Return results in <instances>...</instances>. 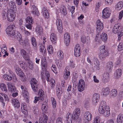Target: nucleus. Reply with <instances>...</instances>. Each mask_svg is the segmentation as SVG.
<instances>
[{"mask_svg":"<svg viewBox=\"0 0 123 123\" xmlns=\"http://www.w3.org/2000/svg\"><path fill=\"white\" fill-rule=\"evenodd\" d=\"M100 51L99 56V58L101 60H104L105 57L108 55V53L105 49V46L103 45L100 47Z\"/></svg>","mask_w":123,"mask_h":123,"instance_id":"1","label":"nucleus"},{"mask_svg":"<svg viewBox=\"0 0 123 123\" xmlns=\"http://www.w3.org/2000/svg\"><path fill=\"white\" fill-rule=\"evenodd\" d=\"M109 107L104 108L99 107L98 111L99 113L101 114H103L106 117L109 116L110 114Z\"/></svg>","mask_w":123,"mask_h":123,"instance_id":"2","label":"nucleus"},{"mask_svg":"<svg viewBox=\"0 0 123 123\" xmlns=\"http://www.w3.org/2000/svg\"><path fill=\"white\" fill-rule=\"evenodd\" d=\"M37 96L35 97L34 100V103H36L38 101L40 100L43 101L44 99V95L43 91L41 89L39 90Z\"/></svg>","mask_w":123,"mask_h":123,"instance_id":"3","label":"nucleus"},{"mask_svg":"<svg viewBox=\"0 0 123 123\" xmlns=\"http://www.w3.org/2000/svg\"><path fill=\"white\" fill-rule=\"evenodd\" d=\"M15 26L14 25H9L6 29V34L9 36H14L15 35Z\"/></svg>","mask_w":123,"mask_h":123,"instance_id":"4","label":"nucleus"},{"mask_svg":"<svg viewBox=\"0 0 123 123\" xmlns=\"http://www.w3.org/2000/svg\"><path fill=\"white\" fill-rule=\"evenodd\" d=\"M15 17V15L13 10L9 9L7 11V19L10 22L13 21Z\"/></svg>","mask_w":123,"mask_h":123,"instance_id":"5","label":"nucleus"},{"mask_svg":"<svg viewBox=\"0 0 123 123\" xmlns=\"http://www.w3.org/2000/svg\"><path fill=\"white\" fill-rule=\"evenodd\" d=\"M111 12L110 8L106 7L102 11V17L104 18H107L111 15Z\"/></svg>","mask_w":123,"mask_h":123,"instance_id":"6","label":"nucleus"},{"mask_svg":"<svg viewBox=\"0 0 123 123\" xmlns=\"http://www.w3.org/2000/svg\"><path fill=\"white\" fill-rule=\"evenodd\" d=\"M45 78L46 79L48 82H50V84L52 85L51 87H53L55 86V80L54 79H49L50 76L49 72L47 71H46L45 72Z\"/></svg>","mask_w":123,"mask_h":123,"instance_id":"7","label":"nucleus"},{"mask_svg":"<svg viewBox=\"0 0 123 123\" xmlns=\"http://www.w3.org/2000/svg\"><path fill=\"white\" fill-rule=\"evenodd\" d=\"M56 24L57 26V29L58 32L60 33L62 32L63 28L62 24L61 19H57L56 21Z\"/></svg>","mask_w":123,"mask_h":123,"instance_id":"8","label":"nucleus"},{"mask_svg":"<svg viewBox=\"0 0 123 123\" xmlns=\"http://www.w3.org/2000/svg\"><path fill=\"white\" fill-rule=\"evenodd\" d=\"M85 83L82 80H79L78 84V90L80 92H82L84 90L85 87Z\"/></svg>","mask_w":123,"mask_h":123,"instance_id":"9","label":"nucleus"},{"mask_svg":"<svg viewBox=\"0 0 123 123\" xmlns=\"http://www.w3.org/2000/svg\"><path fill=\"white\" fill-rule=\"evenodd\" d=\"M80 112V109L79 108L75 109L74 110L72 115L73 118L75 120H76L79 117Z\"/></svg>","mask_w":123,"mask_h":123,"instance_id":"10","label":"nucleus"},{"mask_svg":"<svg viewBox=\"0 0 123 123\" xmlns=\"http://www.w3.org/2000/svg\"><path fill=\"white\" fill-rule=\"evenodd\" d=\"M83 116L85 120L87 123L90 121L92 118V114L89 111H86L84 113Z\"/></svg>","mask_w":123,"mask_h":123,"instance_id":"11","label":"nucleus"},{"mask_svg":"<svg viewBox=\"0 0 123 123\" xmlns=\"http://www.w3.org/2000/svg\"><path fill=\"white\" fill-rule=\"evenodd\" d=\"M103 25L101 21L99 20L97 22L96 31L98 33L100 32L103 29Z\"/></svg>","mask_w":123,"mask_h":123,"instance_id":"12","label":"nucleus"},{"mask_svg":"<svg viewBox=\"0 0 123 123\" xmlns=\"http://www.w3.org/2000/svg\"><path fill=\"white\" fill-rule=\"evenodd\" d=\"M21 88L22 90V91L23 95L25 99H28L29 98V94L27 91V89L25 87L22 86H21Z\"/></svg>","mask_w":123,"mask_h":123,"instance_id":"13","label":"nucleus"},{"mask_svg":"<svg viewBox=\"0 0 123 123\" xmlns=\"http://www.w3.org/2000/svg\"><path fill=\"white\" fill-rule=\"evenodd\" d=\"M81 51L80 50V47L79 44H77L75 47L74 54L76 57H79L80 55Z\"/></svg>","mask_w":123,"mask_h":123,"instance_id":"14","label":"nucleus"},{"mask_svg":"<svg viewBox=\"0 0 123 123\" xmlns=\"http://www.w3.org/2000/svg\"><path fill=\"white\" fill-rule=\"evenodd\" d=\"M70 36L69 34L67 32L64 35V43L66 46L68 45L69 42Z\"/></svg>","mask_w":123,"mask_h":123,"instance_id":"15","label":"nucleus"},{"mask_svg":"<svg viewBox=\"0 0 123 123\" xmlns=\"http://www.w3.org/2000/svg\"><path fill=\"white\" fill-rule=\"evenodd\" d=\"M121 25L120 24H116L113 29V32L114 34L118 33L121 29Z\"/></svg>","mask_w":123,"mask_h":123,"instance_id":"16","label":"nucleus"},{"mask_svg":"<svg viewBox=\"0 0 123 123\" xmlns=\"http://www.w3.org/2000/svg\"><path fill=\"white\" fill-rule=\"evenodd\" d=\"M70 72L68 67H66L65 69L63 77L66 80L68 79L69 76Z\"/></svg>","mask_w":123,"mask_h":123,"instance_id":"17","label":"nucleus"},{"mask_svg":"<svg viewBox=\"0 0 123 123\" xmlns=\"http://www.w3.org/2000/svg\"><path fill=\"white\" fill-rule=\"evenodd\" d=\"M41 65L42 68L45 69L47 68V63L45 58L44 56L42 57V58Z\"/></svg>","mask_w":123,"mask_h":123,"instance_id":"18","label":"nucleus"},{"mask_svg":"<svg viewBox=\"0 0 123 123\" xmlns=\"http://www.w3.org/2000/svg\"><path fill=\"white\" fill-rule=\"evenodd\" d=\"M48 119V117L44 114L43 117H40L39 119V123H47Z\"/></svg>","mask_w":123,"mask_h":123,"instance_id":"19","label":"nucleus"},{"mask_svg":"<svg viewBox=\"0 0 123 123\" xmlns=\"http://www.w3.org/2000/svg\"><path fill=\"white\" fill-rule=\"evenodd\" d=\"M110 80V77L109 74L107 73H104L103 74V78L102 79L103 82L105 83L108 82Z\"/></svg>","mask_w":123,"mask_h":123,"instance_id":"20","label":"nucleus"},{"mask_svg":"<svg viewBox=\"0 0 123 123\" xmlns=\"http://www.w3.org/2000/svg\"><path fill=\"white\" fill-rule=\"evenodd\" d=\"M50 39L52 43L56 45L57 42V38L55 34L52 33L50 35Z\"/></svg>","mask_w":123,"mask_h":123,"instance_id":"21","label":"nucleus"},{"mask_svg":"<svg viewBox=\"0 0 123 123\" xmlns=\"http://www.w3.org/2000/svg\"><path fill=\"white\" fill-rule=\"evenodd\" d=\"M1 95L4 97L5 100L6 101H8L9 100V99L8 97L5 94L3 93H0V101L4 105L5 104L4 102V99Z\"/></svg>","mask_w":123,"mask_h":123,"instance_id":"22","label":"nucleus"},{"mask_svg":"<svg viewBox=\"0 0 123 123\" xmlns=\"http://www.w3.org/2000/svg\"><path fill=\"white\" fill-rule=\"evenodd\" d=\"M7 87L9 91L12 92H13L15 91L16 88L14 85L12 83H8L7 84Z\"/></svg>","mask_w":123,"mask_h":123,"instance_id":"23","label":"nucleus"},{"mask_svg":"<svg viewBox=\"0 0 123 123\" xmlns=\"http://www.w3.org/2000/svg\"><path fill=\"white\" fill-rule=\"evenodd\" d=\"M94 67L97 70H98L100 69V63L99 61L96 58L94 59Z\"/></svg>","mask_w":123,"mask_h":123,"instance_id":"24","label":"nucleus"},{"mask_svg":"<svg viewBox=\"0 0 123 123\" xmlns=\"http://www.w3.org/2000/svg\"><path fill=\"white\" fill-rule=\"evenodd\" d=\"M13 105L16 108H18L20 106L19 101L16 98L13 99L12 100Z\"/></svg>","mask_w":123,"mask_h":123,"instance_id":"25","label":"nucleus"},{"mask_svg":"<svg viewBox=\"0 0 123 123\" xmlns=\"http://www.w3.org/2000/svg\"><path fill=\"white\" fill-rule=\"evenodd\" d=\"M20 53L22 55L25 59L28 60L29 59V55L25 50L21 49L20 50Z\"/></svg>","mask_w":123,"mask_h":123,"instance_id":"26","label":"nucleus"},{"mask_svg":"<svg viewBox=\"0 0 123 123\" xmlns=\"http://www.w3.org/2000/svg\"><path fill=\"white\" fill-rule=\"evenodd\" d=\"M42 12L43 16L46 18H49V12L46 8L43 7L42 9Z\"/></svg>","mask_w":123,"mask_h":123,"instance_id":"27","label":"nucleus"},{"mask_svg":"<svg viewBox=\"0 0 123 123\" xmlns=\"http://www.w3.org/2000/svg\"><path fill=\"white\" fill-rule=\"evenodd\" d=\"M122 70L120 69L117 70L115 72L114 77L116 78H119L121 75Z\"/></svg>","mask_w":123,"mask_h":123,"instance_id":"28","label":"nucleus"},{"mask_svg":"<svg viewBox=\"0 0 123 123\" xmlns=\"http://www.w3.org/2000/svg\"><path fill=\"white\" fill-rule=\"evenodd\" d=\"M123 7V2L120 1L118 2L115 6V9L117 10H119L121 9Z\"/></svg>","mask_w":123,"mask_h":123,"instance_id":"29","label":"nucleus"},{"mask_svg":"<svg viewBox=\"0 0 123 123\" xmlns=\"http://www.w3.org/2000/svg\"><path fill=\"white\" fill-rule=\"evenodd\" d=\"M110 92L109 88L108 87L104 88L103 89L102 94L103 95L106 96L109 94Z\"/></svg>","mask_w":123,"mask_h":123,"instance_id":"30","label":"nucleus"},{"mask_svg":"<svg viewBox=\"0 0 123 123\" xmlns=\"http://www.w3.org/2000/svg\"><path fill=\"white\" fill-rule=\"evenodd\" d=\"M67 123H72L73 116L70 113H68L66 116Z\"/></svg>","mask_w":123,"mask_h":123,"instance_id":"31","label":"nucleus"},{"mask_svg":"<svg viewBox=\"0 0 123 123\" xmlns=\"http://www.w3.org/2000/svg\"><path fill=\"white\" fill-rule=\"evenodd\" d=\"M113 66V63L111 62H107L106 63V69L107 70L109 71L112 69Z\"/></svg>","mask_w":123,"mask_h":123,"instance_id":"32","label":"nucleus"},{"mask_svg":"<svg viewBox=\"0 0 123 123\" xmlns=\"http://www.w3.org/2000/svg\"><path fill=\"white\" fill-rule=\"evenodd\" d=\"M43 29L40 26H37L35 30V31L38 35H40L43 33Z\"/></svg>","mask_w":123,"mask_h":123,"instance_id":"33","label":"nucleus"},{"mask_svg":"<svg viewBox=\"0 0 123 123\" xmlns=\"http://www.w3.org/2000/svg\"><path fill=\"white\" fill-rule=\"evenodd\" d=\"M64 54L63 52L61 51H59L57 54L56 57L58 59H61L64 57Z\"/></svg>","mask_w":123,"mask_h":123,"instance_id":"34","label":"nucleus"},{"mask_svg":"<svg viewBox=\"0 0 123 123\" xmlns=\"http://www.w3.org/2000/svg\"><path fill=\"white\" fill-rule=\"evenodd\" d=\"M101 39L104 42L106 41L108 39L107 34L104 33H103L100 35Z\"/></svg>","mask_w":123,"mask_h":123,"instance_id":"35","label":"nucleus"},{"mask_svg":"<svg viewBox=\"0 0 123 123\" xmlns=\"http://www.w3.org/2000/svg\"><path fill=\"white\" fill-rule=\"evenodd\" d=\"M123 122V115L121 114H119L117 119V123H122Z\"/></svg>","mask_w":123,"mask_h":123,"instance_id":"36","label":"nucleus"},{"mask_svg":"<svg viewBox=\"0 0 123 123\" xmlns=\"http://www.w3.org/2000/svg\"><path fill=\"white\" fill-rule=\"evenodd\" d=\"M47 103L45 102L43 104L42 106V109L43 113H46L47 110Z\"/></svg>","mask_w":123,"mask_h":123,"instance_id":"37","label":"nucleus"},{"mask_svg":"<svg viewBox=\"0 0 123 123\" xmlns=\"http://www.w3.org/2000/svg\"><path fill=\"white\" fill-rule=\"evenodd\" d=\"M81 39L82 42L83 43L88 42L89 40V37H86L85 35H83L81 37Z\"/></svg>","mask_w":123,"mask_h":123,"instance_id":"38","label":"nucleus"},{"mask_svg":"<svg viewBox=\"0 0 123 123\" xmlns=\"http://www.w3.org/2000/svg\"><path fill=\"white\" fill-rule=\"evenodd\" d=\"M61 88L59 86H57L56 88V93L58 96H61L62 93V91Z\"/></svg>","mask_w":123,"mask_h":123,"instance_id":"39","label":"nucleus"},{"mask_svg":"<svg viewBox=\"0 0 123 123\" xmlns=\"http://www.w3.org/2000/svg\"><path fill=\"white\" fill-rule=\"evenodd\" d=\"M33 11L32 12V13L33 14L37 16H39V14L38 10L37 8L35 6H33Z\"/></svg>","mask_w":123,"mask_h":123,"instance_id":"40","label":"nucleus"},{"mask_svg":"<svg viewBox=\"0 0 123 123\" xmlns=\"http://www.w3.org/2000/svg\"><path fill=\"white\" fill-rule=\"evenodd\" d=\"M31 87L34 92H36L39 89V84H37L35 85H31Z\"/></svg>","mask_w":123,"mask_h":123,"instance_id":"41","label":"nucleus"},{"mask_svg":"<svg viewBox=\"0 0 123 123\" xmlns=\"http://www.w3.org/2000/svg\"><path fill=\"white\" fill-rule=\"evenodd\" d=\"M111 96L115 97L117 95V91L116 89H113L111 91Z\"/></svg>","mask_w":123,"mask_h":123,"instance_id":"42","label":"nucleus"},{"mask_svg":"<svg viewBox=\"0 0 123 123\" xmlns=\"http://www.w3.org/2000/svg\"><path fill=\"white\" fill-rule=\"evenodd\" d=\"M3 77L7 80L10 81L12 79V77L11 75L5 74L3 76Z\"/></svg>","mask_w":123,"mask_h":123,"instance_id":"43","label":"nucleus"},{"mask_svg":"<svg viewBox=\"0 0 123 123\" xmlns=\"http://www.w3.org/2000/svg\"><path fill=\"white\" fill-rule=\"evenodd\" d=\"M39 50L41 52L44 54H45L46 52V49L43 45H41L40 44Z\"/></svg>","mask_w":123,"mask_h":123,"instance_id":"44","label":"nucleus"},{"mask_svg":"<svg viewBox=\"0 0 123 123\" xmlns=\"http://www.w3.org/2000/svg\"><path fill=\"white\" fill-rule=\"evenodd\" d=\"M51 101L52 105V106L53 108H55L56 105V102L55 99L53 97L51 98Z\"/></svg>","mask_w":123,"mask_h":123,"instance_id":"45","label":"nucleus"},{"mask_svg":"<svg viewBox=\"0 0 123 123\" xmlns=\"http://www.w3.org/2000/svg\"><path fill=\"white\" fill-rule=\"evenodd\" d=\"M30 84L31 85H36L38 84L37 81L36 79L34 78H31Z\"/></svg>","mask_w":123,"mask_h":123,"instance_id":"46","label":"nucleus"},{"mask_svg":"<svg viewBox=\"0 0 123 123\" xmlns=\"http://www.w3.org/2000/svg\"><path fill=\"white\" fill-rule=\"evenodd\" d=\"M60 12L62 14L64 15H65L67 14V12L66 9L64 7H62L59 10Z\"/></svg>","mask_w":123,"mask_h":123,"instance_id":"47","label":"nucleus"},{"mask_svg":"<svg viewBox=\"0 0 123 123\" xmlns=\"http://www.w3.org/2000/svg\"><path fill=\"white\" fill-rule=\"evenodd\" d=\"M16 72L17 74L20 77L23 78L25 77V75L21 69L18 71H16Z\"/></svg>","mask_w":123,"mask_h":123,"instance_id":"48","label":"nucleus"},{"mask_svg":"<svg viewBox=\"0 0 123 123\" xmlns=\"http://www.w3.org/2000/svg\"><path fill=\"white\" fill-rule=\"evenodd\" d=\"M0 48L1 52L3 54H4L5 52H6L7 49L6 46L5 45H3L1 46Z\"/></svg>","mask_w":123,"mask_h":123,"instance_id":"49","label":"nucleus"},{"mask_svg":"<svg viewBox=\"0 0 123 123\" xmlns=\"http://www.w3.org/2000/svg\"><path fill=\"white\" fill-rule=\"evenodd\" d=\"M32 44L34 47H36L37 45V43L35 38L33 37H32L31 39Z\"/></svg>","mask_w":123,"mask_h":123,"instance_id":"50","label":"nucleus"},{"mask_svg":"<svg viewBox=\"0 0 123 123\" xmlns=\"http://www.w3.org/2000/svg\"><path fill=\"white\" fill-rule=\"evenodd\" d=\"M26 22L27 24L33 23V21L31 17H28L26 19Z\"/></svg>","mask_w":123,"mask_h":123,"instance_id":"51","label":"nucleus"},{"mask_svg":"<svg viewBox=\"0 0 123 123\" xmlns=\"http://www.w3.org/2000/svg\"><path fill=\"white\" fill-rule=\"evenodd\" d=\"M109 107L106 106V102L104 101H102L100 104L99 107Z\"/></svg>","mask_w":123,"mask_h":123,"instance_id":"52","label":"nucleus"},{"mask_svg":"<svg viewBox=\"0 0 123 123\" xmlns=\"http://www.w3.org/2000/svg\"><path fill=\"white\" fill-rule=\"evenodd\" d=\"M86 29L87 33L89 34L92 33L93 32V30L91 28L90 26L89 25L87 26Z\"/></svg>","mask_w":123,"mask_h":123,"instance_id":"53","label":"nucleus"},{"mask_svg":"<svg viewBox=\"0 0 123 123\" xmlns=\"http://www.w3.org/2000/svg\"><path fill=\"white\" fill-rule=\"evenodd\" d=\"M86 29L87 33L89 34L92 33L93 32V30L91 28L90 26L89 25L87 26Z\"/></svg>","mask_w":123,"mask_h":123,"instance_id":"54","label":"nucleus"},{"mask_svg":"<svg viewBox=\"0 0 123 123\" xmlns=\"http://www.w3.org/2000/svg\"><path fill=\"white\" fill-rule=\"evenodd\" d=\"M100 118L99 117L97 116L94 118L93 123H99Z\"/></svg>","mask_w":123,"mask_h":123,"instance_id":"55","label":"nucleus"},{"mask_svg":"<svg viewBox=\"0 0 123 123\" xmlns=\"http://www.w3.org/2000/svg\"><path fill=\"white\" fill-rule=\"evenodd\" d=\"M0 88L2 91H6L7 90L6 86L5 84L2 83L0 85Z\"/></svg>","mask_w":123,"mask_h":123,"instance_id":"56","label":"nucleus"},{"mask_svg":"<svg viewBox=\"0 0 123 123\" xmlns=\"http://www.w3.org/2000/svg\"><path fill=\"white\" fill-rule=\"evenodd\" d=\"M1 15L3 19H6L7 17V13H6V11L5 10L3 11Z\"/></svg>","mask_w":123,"mask_h":123,"instance_id":"57","label":"nucleus"},{"mask_svg":"<svg viewBox=\"0 0 123 123\" xmlns=\"http://www.w3.org/2000/svg\"><path fill=\"white\" fill-rule=\"evenodd\" d=\"M48 52L50 54H51L53 53V49L52 45H49L48 46Z\"/></svg>","mask_w":123,"mask_h":123,"instance_id":"58","label":"nucleus"},{"mask_svg":"<svg viewBox=\"0 0 123 123\" xmlns=\"http://www.w3.org/2000/svg\"><path fill=\"white\" fill-rule=\"evenodd\" d=\"M118 49L119 51H121L123 50V43H119L118 46Z\"/></svg>","mask_w":123,"mask_h":123,"instance_id":"59","label":"nucleus"},{"mask_svg":"<svg viewBox=\"0 0 123 123\" xmlns=\"http://www.w3.org/2000/svg\"><path fill=\"white\" fill-rule=\"evenodd\" d=\"M33 112L36 115L38 114L39 111L38 108L36 107H34L33 108Z\"/></svg>","mask_w":123,"mask_h":123,"instance_id":"60","label":"nucleus"},{"mask_svg":"<svg viewBox=\"0 0 123 123\" xmlns=\"http://www.w3.org/2000/svg\"><path fill=\"white\" fill-rule=\"evenodd\" d=\"M55 63L56 64L57 66H59L60 67L62 66V64L61 63V61L59 59L55 60Z\"/></svg>","mask_w":123,"mask_h":123,"instance_id":"61","label":"nucleus"},{"mask_svg":"<svg viewBox=\"0 0 123 123\" xmlns=\"http://www.w3.org/2000/svg\"><path fill=\"white\" fill-rule=\"evenodd\" d=\"M29 68L31 70L33 69L34 68V64L33 62L31 61H29Z\"/></svg>","mask_w":123,"mask_h":123,"instance_id":"62","label":"nucleus"},{"mask_svg":"<svg viewBox=\"0 0 123 123\" xmlns=\"http://www.w3.org/2000/svg\"><path fill=\"white\" fill-rule=\"evenodd\" d=\"M93 98L97 99V101H99V94L98 93H95L93 94Z\"/></svg>","mask_w":123,"mask_h":123,"instance_id":"63","label":"nucleus"},{"mask_svg":"<svg viewBox=\"0 0 123 123\" xmlns=\"http://www.w3.org/2000/svg\"><path fill=\"white\" fill-rule=\"evenodd\" d=\"M56 123H63V120L62 118L58 117L56 119Z\"/></svg>","mask_w":123,"mask_h":123,"instance_id":"64","label":"nucleus"}]
</instances>
